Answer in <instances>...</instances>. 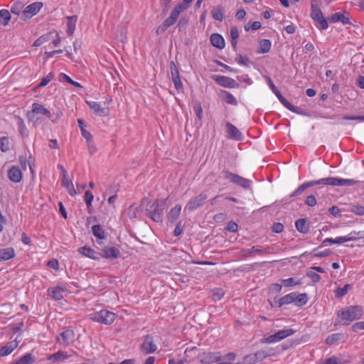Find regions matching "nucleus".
<instances>
[{
    "mask_svg": "<svg viewBox=\"0 0 364 364\" xmlns=\"http://www.w3.org/2000/svg\"><path fill=\"white\" fill-rule=\"evenodd\" d=\"M175 23H173L168 18H166L162 24L158 26L156 29V33L161 34L163 33L170 26L174 25Z\"/></svg>",
    "mask_w": 364,
    "mask_h": 364,
    "instance_id": "48",
    "label": "nucleus"
},
{
    "mask_svg": "<svg viewBox=\"0 0 364 364\" xmlns=\"http://www.w3.org/2000/svg\"><path fill=\"white\" fill-rule=\"evenodd\" d=\"M219 177L220 178L228 180L230 182L233 183L244 188H249L252 185V181L250 180L226 170L223 171L220 173Z\"/></svg>",
    "mask_w": 364,
    "mask_h": 364,
    "instance_id": "6",
    "label": "nucleus"
},
{
    "mask_svg": "<svg viewBox=\"0 0 364 364\" xmlns=\"http://www.w3.org/2000/svg\"><path fill=\"white\" fill-rule=\"evenodd\" d=\"M306 294H296L294 292V304L298 306H302L307 303Z\"/></svg>",
    "mask_w": 364,
    "mask_h": 364,
    "instance_id": "41",
    "label": "nucleus"
},
{
    "mask_svg": "<svg viewBox=\"0 0 364 364\" xmlns=\"http://www.w3.org/2000/svg\"><path fill=\"white\" fill-rule=\"evenodd\" d=\"M42 7L43 4L38 1L27 6L22 12V16L21 17V19L26 20L27 18H31L37 13H38Z\"/></svg>",
    "mask_w": 364,
    "mask_h": 364,
    "instance_id": "9",
    "label": "nucleus"
},
{
    "mask_svg": "<svg viewBox=\"0 0 364 364\" xmlns=\"http://www.w3.org/2000/svg\"><path fill=\"white\" fill-rule=\"evenodd\" d=\"M210 40L211 45L218 49H223L225 46L223 37L218 33L212 34Z\"/></svg>",
    "mask_w": 364,
    "mask_h": 364,
    "instance_id": "26",
    "label": "nucleus"
},
{
    "mask_svg": "<svg viewBox=\"0 0 364 364\" xmlns=\"http://www.w3.org/2000/svg\"><path fill=\"white\" fill-rule=\"evenodd\" d=\"M74 337V332L72 330L68 329L62 332L59 336L57 337V342L64 346H68L70 341Z\"/></svg>",
    "mask_w": 364,
    "mask_h": 364,
    "instance_id": "21",
    "label": "nucleus"
},
{
    "mask_svg": "<svg viewBox=\"0 0 364 364\" xmlns=\"http://www.w3.org/2000/svg\"><path fill=\"white\" fill-rule=\"evenodd\" d=\"M94 198V196L90 191H86L84 196V200L87 205V208L92 206V203Z\"/></svg>",
    "mask_w": 364,
    "mask_h": 364,
    "instance_id": "53",
    "label": "nucleus"
},
{
    "mask_svg": "<svg viewBox=\"0 0 364 364\" xmlns=\"http://www.w3.org/2000/svg\"><path fill=\"white\" fill-rule=\"evenodd\" d=\"M295 330L289 328L279 330L274 334L269 335L267 337L262 338L261 343L268 344L275 343L284 340L289 336H292L295 333Z\"/></svg>",
    "mask_w": 364,
    "mask_h": 364,
    "instance_id": "7",
    "label": "nucleus"
},
{
    "mask_svg": "<svg viewBox=\"0 0 364 364\" xmlns=\"http://www.w3.org/2000/svg\"><path fill=\"white\" fill-rule=\"evenodd\" d=\"M220 358L219 352H203L198 355L199 361L204 364L218 362Z\"/></svg>",
    "mask_w": 364,
    "mask_h": 364,
    "instance_id": "10",
    "label": "nucleus"
},
{
    "mask_svg": "<svg viewBox=\"0 0 364 364\" xmlns=\"http://www.w3.org/2000/svg\"><path fill=\"white\" fill-rule=\"evenodd\" d=\"M272 43L269 40L267 39H262L259 42V48L258 53H267L271 48Z\"/></svg>",
    "mask_w": 364,
    "mask_h": 364,
    "instance_id": "46",
    "label": "nucleus"
},
{
    "mask_svg": "<svg viewBox=\"0 0 364 364\" xmlns=\"http://www.w3.org/2000/svg\"><path fill=\"white\" fill-rule=\"evenodd\" d=\"M86 102L96 114L101 117H105L108 114V109L102 107L100 103L94 101H87Z\"/></svg>",
    "mask_w": 364,
    "mask_h": 364,
    "instance_id": "19",
    "label": "nucleus"
},
{
    "mask_svg": "<svg viewBox=\"0 0 364 364\" xmlns=\"http://www.w3.org/2000/svg\"><path fill=\"white\" fill-rule=\"evenodd\" d=\"M181 212V205L179 204L176 205L170 210L167 214V219L170 223H174L177 220Z\"/></svg>",
    "mask_w": 364,
    "mask_h": 364,
    "instance_id": "28",
    "label": "nucleus"
},
{
    "mask_svg": "<svg viewBox=\"0 0 364 364\" xmlns=\"http://www.w3.org/2000/svg\"><path fill=\"white\" fill-rule=\"evenodd\" d=\"M15 256V251L12 247H5L0 249V261L10 259Z\"/></svg>",
    "mask_w": 364,
    "mask_h": 364,
    "instance_id": "31",
    "label": "nucleus"
},
{
    "mask_svg": "<svg viewBox=\"0 0 364 364\" xmlns=\"http://www.w3.org/2000/svg\"><path fill=\"white\" fill-rule=\"evenodd\" d=\"M170 70L171 73L172 80L173 82L174 86L177 90H180L183 87L182 82L179 77V73L178 69L173 62L171 63Z\"/></svg>",
    "mask_w": 364,
    "mask_h": 364,
    "instance_id": "20",
    "label": "nucleus"
},
{
    "mask_svg": "<svg viewBox=\"0 0 364 364\" xmlns=\"http://www.w3.org/2000/svg\"><path fill=\"white\" fill-rule=\"evenodd\" d=\"M277 97L279 100V102L289 110H290L292 112L296 113V114H303V113L300 111V108L298 107H295L292 105L289 102H288L285 97L282 96V95L280 93L279 94Z\"/></svg>",
    "mask_w": 364,
    "mask_h": 364,
    "instance_id": "29",
    "label": "nucleus"
},
{
    "mask_svg": "<svg viewBox=\"0 0 364 364\" xmlns=\"http://www.w3.org/2000/svg\"><path fill=\"white\" fill-rule=\"evenodd\" d=\"M70 355L64 350H58L55 353L50 354L47 357V360L50 361L53 364H58L63 363L65 360L70 358Z\"/></svg>",
    "mask_w": 364,
    "mask_h": 364,
    "instance_id": "15",
    "label": "nucleus"
},
{
    "mask_svg": "<svg viewBox=\"0 0 364 364\" xmlns=\"http://www.w3.org/2000/svg\"><path fill=\"white\" fill-rule=\"evenodd\" d=\"M265 79L267 82V84L271 89V90L274 93L276 96H277L281 92L278 90V89L276 87V86L274 85L272 80L269 77H265Z\"/></svg>",
    "mask_w": 364,
    "mask_h": 364,
    "instance_id": "56",
    "label": "nucleus"
},
{
    "mask_svg": "<svg viewBox=\"0 0 364 364\" xmlns=\"http://www.w3.org/2000/svg\"><path fill=\"white\" fill-rule=\"evenodd\" d=\"M24 10V4L21 1H17L14 2L11 7V11L12 14L20 16V18L22 16V12Z\"/></svg>",
    "mask_w": 364,
    "mask_h": 364,
    "instance_id": "37",
    "label": "nucleus"
},
{
    "mask_svg": "<svg viewBox=\"0 0 364 364\" xmlns=\"http://www.w3.org/2000/svg\"><path fill=\"white\" fill-rule=\"evenodd\" d=\"M63 289L60 287H55L48 289V294L55 300H60L63 299Z\"/></svg>",
    "mask_w": 364,
    "mask_h": 364,
    "instance_id": "36",
    "label": "nucleus"
},
{
    "mask_svg": "<svg viewBox=\"0 0 364 364\" xmlns=\"http://www.w3.org/2000/svg\"><path fill=\"white\" fill-rule=\"evenodd\" d=\"M291 303L294 304V292L288 294L281 297L278 301V305L279 307L283 305L289 304Z\"/></svg>",
    "mask_w": 364,
    "mask_h": 364,
    "instance_id": "39",
    "label": "nucleus"
},
{
    "mask_svg": "<svg viewBox=\"0 0 364 364\" xmlns=\"http://www.w3.org/2000/svg\"><path fill=\"white\" fill-rule=\"evenodd\" d=\"M363 314L362 306H349L338 312V316L344 321V323L349 324L350 322L360 319Z\"/></svg>",
    "mask_w": 364,
    "mask_h": 364,
    "instance_id": "2",
    "label": "nucleus"
},
{
    "mask_svg": "<svg viewBox=\"0 0 364 364\" xmlns=\"http://www.w3.org/2000/svg\"><path fill=\"white\" fill-rule=\"evenodd\" d=\"M7 176L14 183L21 182L23 178V173L19 166H11L7 171Z\"/></svg>",
    "mask_w": 364,
    "mask_h": 364,
    "instance_id": "12",
    "label": "nucleus"
},
{
    "mask_svg": "<svg viewBox=\"0 0 364 364\" xmlns=\"http://www.w3.org/2000/svg\"><path fill=\"white\" fill-rule=\"evenodd\" d=\"M187 6H184L181 3H178L176 4L173 9H172L170 16L168 17L173 23H176L177 21V19L179 16V15L183 12L184 11L187 10Z\"/></svg>",
    "mask_w": 364,
    "mask_h": 364,
    "instance_id": "24",
    "label": "nucleus"
},
{
    "mask_svg": "<svg viewBox=\"0 0 364 364\" xmlns=\"http://www.w3.org/2000/svg\"><path fill=\"white\" fill-rule=\"evenodd\" d=\"M311 17L314 21L316 26L321 30H326L328 27V24L326 18L323 17V13L316 0L311 2Z\"/></svg>",
    "mask_w": 364,
    "mask_h": 364,
    "instance_id": "4",
    "label": "nucleus"
},
{
    "mask_svg": "<svg viewBox=\"0 0 364 364\" xmlns=\"http://www.w3.org/2000/svg\"><path fill=\"white\" fill-rule=\"evenodd\" d=\"M61 184L71 196H75L80 193V191H79L78 188H77V189L74 188L72 180L68 178L62 179Z\"/></svg>",
    "mask_w": 364,
    "mask_h": 364,
    "instance_id": "25",
    "label": "nucleus"
},
{
    "mask_svg": "<svg viewBox=\"0 0 364 364\" xmlns=\"http://www.w3.org/2000/svg\"><path fill=\"white\" fill-rule=\"evenodd\" d=\"M213 79L220 85L224 87L233 88L237 85L235 80L223 75H214Z\"/></svg>",
    "mask_w": 364,
    "mask_h": 364,
    "instance_id": "16",
    "label": "nucleus"
},
{
    "mask_svg": "<svg viewBox=\"0 0 364 364\" xmlns=\"http://www.w3.org/2000/svg\"><path fill=\"white\" fill-rule=\"evenodd\" d=\"M193 110L197 117L200 119L202 118L203 109L200 103H196L193 106Z\"/></svg>",
    "mask_w": 364,
    "mask_h": 364,
    "instance_id": "58",
    "label": "nucleus"
},
{
    "mask_svg": "<svg viewBox=\"0 0 364 364\" xmlns=\"http://www.w3.org/2000/svg\"><path fill=\"white\" fill-rule=\"evenodd\" d=\"M119 255L120 252L117 247L105 246L102 250L100 257L105 259H116L119 257Z\"/></svg>",
    "mask_w": 364,
    "mask_h": 364,
    "instance_id": "18",
    "label": "nucleus"
},
{
    "mask_svg": "<svg viewBox=\"0 0 364 364\" xmlns=\"http://www.w3.org/2000/svg\"><path fill=\"white\" fill-rule=\"evenodd\" d=\"M212 295L215 301L220 300L224 296V291L219 288L214 289Z\"/></svg>",
    "mask_w": 364,
    "mask_h": 364,
    "instance_id": "54",
    "label": "nucleus"
},
{
    "mask_svg": "<svg viewBox=\"0 0 364 364\" xmlns=\"http://www.w3.org/2000/svg\"><path fill=\"white\" fill-rule=\"evenodd\" d=\"M346 363L347 361L340 355L326 359L322 364H345Z\"/></svg>",
    "mask_w": 364,
    "mask_h": 364,
    "instance_id": "40",
    "label": "nucleus"
},
{
    "mask_svg": "<svg viewBox=\"0 0 364 364\" xmlns=\"http://www.w3.org/2000/svg\"><path fill=\"white\" fill-rule=\"evenodd\" d=\"M225 127L228 137L234 140L242 139V134L240 130L233 124L230 122L225 124Z\"/></svg>",
    "mask_w": 364,
    "mask_h": 364,
    "instance_id": "23",
    "label": "nucleus"
},
{
    "mask_svg": "<svg viewBox=\"0 0 364 364\" xmlns=\"http://www.w3.org/2000/svg\"><path fill=\"white\" fill-rule=\"evenodd\" d=\"M212 17L218 21H222L223 19V12L221 6L213 8L211 10Z\"/></svg>",
    "mask_w": 364,
    "mask_h": 364,
    "instance_id": "47",
    "label": "nucleus"
},
{
    "mask_svg": "<svg viewBox=\"0 0 364 364\" xmlns=\"http://www.w3.org/2000/svg\"><path fill=\"white\" fill-rule=\"evenodd\" d=\"M166 200H158L146 209V215L154 222H162L163 211L166 208Z\"/></svg>",
    "mask_w": 364,
    "mask_h": 364,
    "instance_id": "3",
    "label": "nucleus"
},
{
    "mask_svg": "<svg viewBox=\"0 0 364 364\" xmlns=\"http://www.w3.org/2000/svg\"><path fill=\"white\" fill-rule=\"evenodd\" d=\"M274 354L273 350L271 348L269 349H262L258 350L255 353H254V356L256 358L257 362L261 361L264 358L269 357Z\"/></svg>",
    "mask_w": 364,
    "mask_h": 364,
    "instance_id": "33",
    "label": "nucleus"
},
{
    "mask_svg": "<svg viewBox=\"0 0 364 364\" xmlns=\"http://www.w3.org/2000/svg\"><path fill=\"white\" fill-rule=\"evenodd\" d=\"M344 338V335L341 333H335L333 334L329 335L326 339V343L328 345H333L336 343V342L341 341Z\"/></svg>",
    "mask_w": 364,
    "mask_h": 364,
    "instance_id": "38",
    "label": "nucleus"
},
{
    "mask_svg": "<svg viewBox=\"0 0 364 364\" xmlns=\"http://www.w3.org/2000/svg\"><path fill=\"white\" fill-rule=\"evenodd\" d=\"M35 362V358L30 353H26L11 364H32Z\"/></svg>",
    "mask_w": 364,
    "mask_h": 364,
    "instance_id": "35",
    "label": "nucleus"
},
{
    "mask_svg": "<svg viewBox=\"0 0 364 364\" xmlns=\"http://www.w3.org/2000/svg\"><path fill=\"white\" fill-rule=\"evenodd\" d=\"M90 320L103 323L105 325H111L116 319V314L107 309H102L99 311H95L88 316Z\"/></svg>",
    "mask_w": 364,
    "mask_h": 364,
    "instance_id": "5",
    "label": "nucleus"
},
{
    "mask_svg": "<svg viewBox=\"0 0 364 364\" xmlns=\"http://www.w3.org/2000/svg\"><path fill=\"white\" fill-rule=\"evenodd\" d=\"M331 23L341 22L343 24H350L349 18L345 16V14L337 12L331 15L330 18Z\"/></svg>",
    "mask_w": 364,
    "mask_h": 364,
    "instance_id": "30",
    "label": "nucleus"
},
{
    "mask_svg": "<svg viewBox=\"0 0 364 364\" xmlns=\"http://www.w3.org/2000/svg\"><path fill=\"white\" fill-rule=\"evenodd\" d=\"M67 19V33L68 36H73L76 26V22L77 20V16H68Z\"/></svg>",
    "mask_w": 364,
    "mask_h": 364,
    "instance_id": "32",
    "label": "nucleus"
},
{
    "mask_svg": "<svg viewBox=\"0 0 364 364\" xmlns=\"http://www.w3.org/2000/svg\"><path fill=\"white\" fill-rule=\"evenodd\" d=\"M77 251L83 256L94 260H98L100 258V253L95 252L93 249L87 245L78 248Z\"/></svg>",
    "mask_w": 364,
    "mask_h": 364,
    "instance_id": "22",
    "label": "nucleus"
},
{
    "mask_svg": "<svg viewBox=\"0 0 364 364\" xmlns=\"http://www.w3.org/2000/svg\"><path fill=\"white\" fill-rule=\"evenodd\" d=\"M323 186H351L360 183L359 181L351 178H341L338 177L323 178Z\"/></svg>",
    "mask_w": 364,
    "mask_h": 364,
    "instance_id": "8",
    "label": "nucleus"
},
{
    "mask_svg": "<svg viewBox=\"0 0 364 364\" xmlns=\"http://www.w3.org/2000/svg\"><path fill=\"white\" fill-rule=\"evenodd\" d=\"M81 134L86 139L87 143L92 141V134L85 127H81Z\"/></svg>",
    "mask_w": 364,
    "mask_h": 364,
    "instance_id": "62",
    "label": "nucleus"
},
{
    "mask_svg": "<svg viewBox=\"0 0 364 364\" xmlns=\"http://www.w3.org/2000/svg\"><path fill=\"white\" fill-rule=\"evenodd\" d=\"M247 253L250 255H262L264 253V250L258 247L253 246L251 248L247 250Z\"/></svg>",
    "mask_w": 364,
    "mask_h": 364,
    "instance_id": "59",
    "label": "nucleus"
},
{
    "mask_svg": "<svg viewBox=\"0 0 364 364\" xmlns=\"http://www.w3.org/2000/svg\"><path fill=\"white\" fill-rule=\"evenodd\" d=\"M21 340L16 338L14 341L7 343L0 348V357H4L11 354L18 346Z\"/></svg>",
    "mask_w": 364,
    "mask_h": 364,
    "instance_id": "17",
    "label": "nucleus"
},
{
    "mask_svg": "<svg viewBox=\"0 0 364 364\" xmlns=\"http://www.w3.org/2000/svg\"><path fill=\"white\" fill-rule=\"evenodd\" d=\"M305 203L311 207L315 206L316 204V199L314 195L308 196L306 198Z\"/></svg>",
    "mask_w": 364,
    "mask_h": 364,
    "instance_id": "60",
    "label": "nucleus"
},
{
    "mask_svg": "<svg viewBox=\"0 0 364 364\" xmlns=\"http://www.w3.org/2000/svg\"><path fill=\"white\" fill-rule=\"evenodd\" d=\"M358 233L356 232H351L347 235L340 236L334 239L335 244L341 245L346 242L355 241L358 238Z\"/></svg>",
    "mask_w": 364,
    "mask_h": 364,
    "instance_id": "27",
    "label": "nucleus"
},
{
    "mask_svg": "<svg viewBox=\"0 0 364 364\" xmlns=\"http://www.w3.org/2000/svg\"><path fill=\"white\" fill-rule=\"evenodd\" d=\"M141 349L145 354L153 353L157 350V345L154 343L152 336L149 335L145 336Z\"/></svg>",
    "mask_w": 364,
    "mask_h": 364,
    "instance_id": "11",
    "label": "nucleus"
},
{
    "mask_svg": "<svg viewBox=\"0 0 364 364\" xmlns=\"http://www.w3.org/2000/svg\"><path fill=\"white\" fill-rule=\"evenodd\" d=\"M220 97L223 101H225L226 103L229 105L235 106L237 105V101L236 98L231 93L226 90L221 91Z\"/></svg>",
    "mask_w": 364,
    "mask_h": 364,
    "instance_id": "34",
    "label": "nucleus"
},
{
    "mask_svg": "<svg viewBox=\"0 0 364 364\" xmlns=\"http://www.w3.org/2000/svg\"><path fill=\"white\" fill-rule=\"evenodd\" d=\"M188 23V19L186 17H182L178 23V27L179 30L185 29Z\"/></svg>",
    "mask_w": 364,
    "mask_h": 364,
    "instance_id": "63",
    "label": "nucleus"
},
{
    "mask_svg": "<svg viewBox=\"0 0 364 364\" xmlns=\"http://www.w3.org/2000/svg\"><path fill=\"white\" fill-rule=\"evenodd\" d=\"M351 288L352 286L350 284H346L343 287L337 288L334 291L335 296L341 298L345 296Z\"/></svg>",
    "mask_w": 364,
    "mask_h": 364,
    "instance_id": "49",
    "label": "nucleus"
},
{
    "mask_svg": "<svg viewBox=\"0 0 364 364\" xmlns=\"http://www.w3.org/2000/svg\"><path fill=\"white\" fill-rule=\"evenodd\" d=\"M11 20L10 12L7 9L0 10V23L7 26Z\"/></svg>",
    "mask_w": 364,
    "mask_h": 364,
    "instance_id": "45",
    "label": "nucleus"
},
{
    "mask_svg": "<svg viewBox=\"0 0 364 364\" xmlns=\"http://www.w3.org/2000/svg\"><path fill=\"white\" fill-rule=\"evenodd\" d=\"M240 33L236 26H232L230 28V37H231V45L235 50L237 44V39L239 38Z\"/></svg>",
    "mask_w": 364,
    "mask_h": 364,
    "instance_id": "42",
    "label": "nucleus"
},
{
    "mask_svg": "<svg viewBox=\"0 0 364 364\" xmlns=\"http://www.w3.org/2000/svg\"><path fill=\"white\" fill-rule=\"evenodd\" d=\"M318 185L323 186L322 178L316 180V181H310L305 182L303 184H301V186H299L294 192H292L289 195V197L292 198L294 196H297L301 194L306 188L312 187L314 186H318Z\"/></svg>",
    "mask_w": 364,
    "mask_h": 364,
    "instance_id": "13",
    "label": "nucleus"
},
{
    "mask_svg": "<svg viewBox=\"0 0 364 364\" xmlns=\"http://www.w3.org/2000/svg\"><path fill=\"white\" fill-rule=\"evenodd\" d=\"M243 362L245 364H255L257 363L256 358L253 354H250L244 357Z\"/></svg>",
    "mask_w": 364,
    "mask_h": 364,
    "instance_id": "57",
    "label": "nucleus"
},
{
    "mask_svg": "<svg viewBox=\"0 0 364 364\" xmlns=\"http://www.w3.org/2000/svg\"><path fill=\"white\" fill-rule=\"evenodd\" d=\"M353 213H354L357 215H364V206L362 205H356L353 208Z\"/></svg>",
    "mask_w": 364,
    "mask_h": 364,
    "instance_id": "64",
    "label": "nucleus"
},
{
    "mask_svg": "<svg viewBox=\"0 0 364 364\" xmlns=\"http://www.w3.org/2000/svg\"><path fill=\"white\" fill-rule=\"evenodd\" d=\"M0 149L3 151H7L9 149V139L8 137H0Z\"/></svg>",
    "mask_w": 364,
    "mask_h": 364,
    "instance_id": "52",
    "label": "nucleus"
},
{
    "mask_svg": "<svg viewBox=\"0 0 364 364\" xmlns=\"http://www.w3.org/2000/svg\"><path fill=\"white\" fill-rule=\"evenodd\" d=\"M282 284L284 287H290L296 285H300L301 282L299 280H296L294 278L291 277L285 279H282Z\"/></svg>",
    "mask_w": 364,
    "mask_h": 364,
    "instance_id": "50",
    "label": "nucleus"
},
{
    "mask_svg": "<svg viewBox=\"0 0 364 364\" xmlns=\"http://www.w3.org/2000/svg\"><path fill=\"white\" fill-rule=\"evenodd\" d=\"M207 196L205 193H200L198 196L192 198L187 203L186 208L193 210L200 207L206 200Z\"/></svg>",
    "mask_w": 364,
    "mask_h": 364,
    "instance_id": "14",
    "label": "nucleus"
},
{
    "mask_svg": "<svg viewBox=\"0 0 364 364\" xmlns=\"http://www.w3.org/2000/svg\"><path fill=\"white\" fill-rule=\"evenodd\" d=\"M92 232L94 236L99 240H103L105 237V230L100 225H93L92 227Z\"/></svg>",
    "mask_w": 364,
    "mask_h": 364,
    "instance_id": "44",
    "label": "nucleus"
},
{
    "mask_svg": "<svg viewBox=\"0 0 364 364\" xmlns=\"http://www.w3.org/2000/svg\"><path fill=\"white\" fill-rule=\"evenodd\" d=\"M53 78L54 74L53 73H49L46 77H44L41 80V82L38 85V87H44L47 85Z\"/></svg>",
    "mask_w": 364,
    "mask_h": 364,
    "instance_id": "55",
    "label": "nucleus"
},
{
    "mask_svg": "<svg viewBox=\"0 0 364 364\" xmlns=\"http://www.w3.org/2000/svg\"><path fill=\"white\" fill-rule=\"evenodd\" d=\"M51 113L44 105L39 103H33L31 110L28 112L26 117L28 120L33 124L34 127H37L44 122V117L50 119Z\"/></svg>",
    "mask_w": 364,
    "mask_h": 364,
    "instance_id": "1",
    "label": "nucleus"
},
{
    "mask_svg": "<svg viewBox=\"0 0 364 364\" xmlns=\"http://www.w3.org/2000/svg\"><path fill=\"white\" fill-rule=\"evenodd\" d=\"M236 61L239 65H245V66H247L250 63V60H249V58H244L242 55H239L238 57H237Z\"/></svg>",
    "mask_w": 364,
    "mask_h": 364,
    "instance_id": "61",
    "label": "nucleus"
},
{
    "mask_svg": "<svg viewBox=\"0 0 364 364\" xmlns=\"http://www.w3.org/2000/svg\"><path fill=\"white\" fill-rule=\"evenodd\" d=\"M17 120V125L18 128V131L22 136H28V132L27 130L26 126L23 120V119L18 116L16 117Z\"/></svg>",
    "mask_w": 364,
    "mask_h": 364,
    "instance_id": "43",
    "label": "nucleus"
},
{
    "mask_svg": "<svg viewBox=\"0 0 364 364\" xmlns=\"http://www.w3.org/2000/svg\"><path fill=\"white\" fill-rule=\"evenodd\" d=\"M295 226L297 230L300 232H306L308 230V228L306 226L305 219H299L296 220L295 223Z\"/></svg>",
    "mask_w": 364,
    "mask_h": 364,
    "instance_id": "51",
    "label": "nucleus"
}]
</instances>
